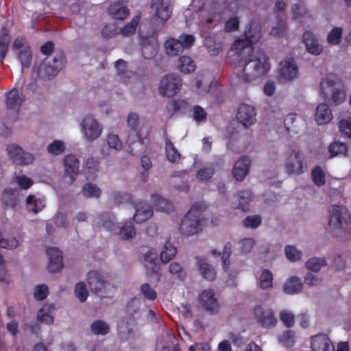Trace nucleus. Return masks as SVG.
<instances>
[{"label": "nucleus", "mask_w": 351, "mask_h": 351, "mask_svg": "<svg viewBox=\"0 0 351 351\" xmlns=\"http://www.w3.org/2000/svg\"><path fill=\"white\" fill-rule=\"evenodd\" d=\"M66 64V58L62 51L57 52L52 60V64L44 60L38 66L34 65L32 77L34 80H49L56 76Z\"/></svg>", "instance_id": "2"}, {"label": "nucleus", "mask_w": 351, "mask_h": 351, "mask_svg": "<svg viewBox=\"0 0 351 351\" xmlns=\"http://www.w3.org/2000/svg\"><path fill=\"white\" fill-rule=\"evenodd\" d=\"M165 153L167 160L171 162H177L180 159V154L168 138L165 141Z\"/></svg>", "instance_id": "38"}, {"label": "nucleus", "mask_w": 351, "mask_h": 351, "mask_svg": "<svg viewBox=\"0 0 351 351\" xmlns=\"http://www.w3.org/2000/svg\"><path fill=\"white\" fill-rule=\"evenodd\" d=\"M130 12L127 5L121 1L112 3L108 8V14L115 20H124L130 14Z\"/></svg>", "instance_id": "23"}, {"label": "nucleus", "mask_w": 351, "mask_h": 351, "mask_svg": "<svg viewBox=\"0 0 351 351\" xmlns=\"http://www.w3.org/2000/svg\"><path fill=\"white\" fill-rule=\"evenodd\" d=\"M259 280L260 287L262 289H266L272 287L273 275L269 269H265L263 270Z\"/></svg>", "instance_id": "50"}, {"label": "nucleus", "mask_w": 351, "mask_h": 351, "mask_svg": "<svg viewBox=\"0 0 351 351\" xmlns=\"http://www.w3.org/2000/svg\"><path fill=\"white\" fill-rule=\"evenodd\" d=\"M26 204L27 208L35 213L41 211L45 207L43 202L40 199H36L35 196L33 195H29L27 196Z\"/></svg>", "instance_id": "44"}, {"label": "nucleus", "mask_w": 351, "mask_h": 351, "mask_svg": "<svg viewBox=\"0 0 351 351\" xmlns=\"http://www.w3.org/2000/svg\"><path fill=\"white\" fill-rule=\"evenodd\" d=\"M1 201L6 208L16 210L19 204V195L16 191L12 189H6L3 191Z\"/></svg>", "instance_id": "28"}, {"label": "nucleus", "mask_w": 351, "mask_h": 351, "mask_svg": "<svg viewBox=\"0 0 351 351\" xmlns=\"http://www.w3.org/2000/svg\"><path fill=\"white\" fill-rule=\"evenodd\" d=\"M197 263L198 269L204 278L208 281H213L215 279L216 272L214 268L205 259L197 257Z\"/></svg>", "instance_id": "30"}, {"label": "nucleus", "mask_w": 351, "mask_h": 351, "mask_svg": "<svg viewBox=\"0 0 351 351\" xmlns=\"http://www.w3.org/2000/svg\"><path fill=\"white\" fill-rule=\"evenodd\" d=\"M338 80V77L336 75L330 73L320 82V90L322 94L326 95L328 94V90L332 88L331 97L328 101L331 106H338L346 99L345 92L339 88H334Z\"/></svg>", "instance_id": "7"}, {"label": "nucleus", "mask_w": 351, "mask_h": 351, "mask_svg": "<svg viewBox=\"0 0 351 351\" xmlns=\"http://www.w3.org/2000/svg\"><path fill=\"white\" fill-rule=\"evenodd\" d=\"M54 307L53 305L45 304L37 313V319L40 322L51 324L53 322V317L51 315Z\"/></svg>", "instance_id": "35"}, {"label": "nucleus", "mask_w": 351, "mask_h": 351, "mask_svg": "<svg viewBox=\"0 0 351 351\" xmlns=\"http://www.w3.org/2000/svg\"><path fill=\"white\" fill-rule=\"evenodd\" d=\"M261 223V217L259 215L247 216L243 220V225L245 228H256Z\"/></svg>", "instance_id": "56"}, {"label": "nucleus", "mask_w": 351, "mask_h": 351, "mask_svg": "<svg viewBox=\"0 0 351 351\" xmlns=\"http://www.w3.org/2000/svg\"><path fill=\"white\" fill-rule=\"evenodd\" d=\"M47 152L53 155H60L65 150L64 143L58 140L53 141L47 146Z\"/></svg>", "instance_id": "51"}, {"label": "nucleus", "mask_w": 351, "mask_h": 351, "mask_svg": "<svg viewBox=\"0 0 351 351\" xmlns=\"http://www.w3.org/2000/svg\"><path fill=\"white\" fill-rule=\"evenodd\" d=\"M311 348L313 351H335V348L328 335L320 333L311 337Z\"/></svg>", "instance_id": "20"}, {"label": "nucleus", "mask_w": 351, "mask_h": 351, "mask_svg": "<svg viewBox=\"0 0 351 351\" xmlns=\"http://www.w3.org/2000/svg\"><path fill=\"white\" fill-rule=\"evenodd\" d=\"M151 200L152 202L154 208L157 211L169 213L173 210V204L160 195H152Z\"/></svg>", "instance_id": "31"}, {"label": "nucleus", "mask_w": 351, "mask_h": 351, "mask_svg": "<svg viewBox=\"0 0 351 351\" xmlns=\"http://www.w3.org/2000/svg\"><path fill=\"white\" fill-rule=\"evenodd\" d=\"M143 264L147 269L148 276H154L159 280L160 265L158 262V254L151 250L143 256Z\"/></svg>", "instance_id": "13"}, {"label": "nucleus", "mask_w": 351, "mask_h": 351, "mask_svg": "<svg viewBox=\"0 0 351 351\" xmlns=\"http://www.w3.org/2000/svg\"><path fill=\"white\" fill-rule=\"evenodd\" d=\"M245 39L236 40L232 49L236 51L237 56L244 62L243 73L238 75L239 83H249L256 77L265 75L270 69L269 58L263 50L254 51L252 45L260 37V29H252L250 25L246 27Z\"/></svg>", "instance_id": "1"}, {"label": "nucleus", "mask_w": 351, "mask_h": 351, "mask_svg": "<svg viewBox=\"0 0 351 351\" xmlns=\"http://www.w3.org/2000/svg\"><path fill=\"white\" fill-rule=\"evenodd\" d=\"M192 117L196 122L201 123L206 121L207 112L202 106L195 105L192 110Z\"/></svg>", "instance_id": "54"}, {"label": "nucleus", "mask_w": 351, "mask_h": 351, "mask_svg": "<svg viewBox=\"0 0 351 351\" xmlns=\"http://www.w3.org/2000/svg\"><path fill=\"white\" fill-rule=\"evenodd\" d=\"M312 180L317 186H322L326 183L325 173L319 166H316L311 171Z\"/></svg>", "instance_id": "49"}, {"label": "nucleus", "mask_w": 351, "mask_h": 351, "mask_svg": "<svg viewBox=\"0 0 351 351\" xmlns=\"http://www.w3.org/2000/svg\"><path fill=\"white\" fill-rule=\"evenodd\" d=\"M298 66L293 59L281 62L280 64V79L285 82L293 80L298 75Z\"/></svg>", "instance_id": "21"}, {"label": "nucleus", "mask_w": 351, "mask_h": 351, "mask_svg": "<svg viewBox=\"0 0 351 351\" xmlns=\"http://www.w3.org/2000/svg\"><path fill=\"white\" fill-rule=\"evenodd\" d=\"M63 163L65 169V173L70 177L71 182H73L79 171V160L74 155L68 154L64 157Z\"/></svg>", "instance_id": "26"}, {"label": "nucleus", "mask_w": 351, "mask_h": 351, "mask_svg": "<svg viewBox=\"0 0 351 351\" xmlns=\"http://www.w3.org/2000/svg\"><path fill=\"white\" fill-rule=\"evenodd\" d=\"M254 311L256 319L263 327H273L276 325L277 320L271 310L263 309L261 306H257Z\"/></svg>", "instance_id": "18"}, {"label": "nucleus", "mask_w": 351, "mask_h": 351, "mask_svg": "<svg viewBox=\"0 0 351 351\" xmlns=\"http://www.w3.org/2000/svg\"><path fill=\"white\" fill-rule=\"evenodd\" d=\"M280 319L284 325L291 328L294 325V315L291 312L283 311L280 313Z\"/></svg>", "instance_id": "60"}, {"label": "nucleus", "mask_w": 351, "mask_h": 351, "mask_svg": "<svg viewBox=\"0 0 351 351\" xmlns=\"http://www.w3.org/2000/svg\"><path fill=\"white\" fill-rule=\"evenodd\" d=\"M135 214L134 221L137 223H143L149 219L153 215V208L144 202H139L134 204Z\"/></svg>", "instance_id": "24"}, {"label": "nucleus", "mask_w": 351, "mask_h": 351, "mask_svg": "<svg viewBox=\"0 0 351 351\" xmlns=\"http://www.w3.org/2000/svg\"><path fill=\"white\" fill-rule=\"evenodd\" d=\"M199 302L202 307L211 314L219 311V304L215 298V291L212 289L203 291L199 295Z\"/></svg>", "instance_id": "12"}, {"label": "nucleus", "mask_w": 351, "mask_h": 351, "mask_svg": "<svg viewBox=\"0 0 351 351\" xmlns=\"http://www.w3.org/2000/svg\"><path fill=\"white\" fill-rule=\"evenodd\" d=\"M303 42L308 52L313 55H319L323 51L322 46L319 43L318 39L310 31H306L302 36Z\"/></svg>", "instance_id": "25"}, {"label": "nucleus", "mask_w": 351, "mask_h": 351, "mask_svg": "<svg viewBox=\"0 0 351 351\" xmlns=\"http://www.w3.org/2000/svg\"><path fill=\"white\" fill-rule=\"evenodd\" d=\"M140 292L143 296L148 300L153 301L157 297L156 291L151 287L148 283H144L140 287Z\"/></svg>", "instance_id": "52"}, {"label": "nucleus", "mask_w": 351, "mask_h": 351, "mask_svg": "<svg viewBox=\"0 0 351 351\" xmlns=\"http://www.w3.org/2000/svg\"><path fill=\"white\" fill-rule=\"evenodd\" d=\"M206 207L202 202H196L191 207L180 224L179 231L181 234L191 236L200 230L202 213Z\"/></svg>", "instance_id": "3"}, {"label": "nucleus", "mask_w": 351, "mask_h": 351, "mask_svg": "<svg viewBox=\"0 0 351 351\" xmlns=\"http://www.w3.org/2000/svg\"><path fill=\"white\" fill-rule=\"evenodd\" d=\"M195 42L191 34H182L178 39L170 38L165 43L166 52L169 56H178L184 49L190 48Z\"/></svg>", "instance_id": "8"}, {"label": "nucleus", "mask_w": 351, "mask_h": 351, "mask_svg": "<svg viewBox=\"0 0 351 351\" xmlns=\"http://www.w3.org/2000/svg\"><path fill=\"white\" fill-rule=\"evenodd\" d=\"M177 253V248L173 246L169 242H166L160 257L162 263H168L174 258Z\"/></svg>", "instance_id": "40"}, {"label": "nucleus", "mask_w": 351, "mask_h": 351, "mask_svg": "<svg viewBox=\"0 0 351 351\" xmlns=\"http://www.w3.org/2000/svg\"><path fill=\"white\" fill-rule=\"evenodd\" d=\"M237 118L245 127L254 124L256 121L255 108L247 104H241L237 111Z\"/></svg>", "instance_id": "17"}, {"label": "nucleus", "mask_w": 351, "mask_h": 351, "mask_svg": "<svg viewBox=\"0 0 351 351\" xmlns=\"http://www.w3.org/2000/svg\"><path fill=\"white\" fill-rule=\"evenodd\" d=\"M47 255L49 258L48 271L51 273L60 271L64 266L62 252L58 247H51L47 249Z\"/></svg>", "instance_id": "15"}, {"label": "nucleus", "mask_w": 351, "mask_h": 351, "mask_svg": "<svg viewBox=\"0 0 351 351\" xmlns=\"http://www.w3.org/2000/svg\"><path fill=\"white\" fill-rule=\"evenodd\" d=\"M178 68L184 73H189L195 70V64L190 57L182 56L178 59Z\"/></svg>", "instance_id": "36"}, {"label": "nucleus", "mask_w": 351, "mask_h": 351, "mask_svg": "<svg viewBox=\"0 0 351 351\" xmlns=\"http://www.w3.org/2000/svg\"><path fill=\"white\" fill-rule=\"evenodd\" d=\"M181 86L182 79L178 75L167 74L160 80L159 93L162 96L171 97L179 92Z\"/></svg>", "instance_id": "9"}, {"label": "nucleus", "mask_w": 351, "mask_h": 351, "mask_svg": "<svg viewBox=\"0 0 351 351\" xmlns=\"http://www.w3.org/2000/svg\"><path fill=\"white\" fill-rule=\"evenodd\" d=\"M280 341L287 347H291L295 343V332L292 330H286L281 336Z\"/></svg>", "instance_id": "64"}, {"label": "nucleus", "mask_w": 351, "mask_h": 351, "mask_svg": "<svg viewBox=\"0 0 351 351\" xmlns=\"http://www.w3.org/2000/svg\"><path fill=\"white\" fill-rule=\"evenodd\" d=\"M128 125L130 127L128 141L130 143L138 142L141 145L149 142V130L139 126V117L136 113L130 112L128 116Z\"/></svg>", "instance_id": "6"}, {"label": "nucleus", "mask_w": 351, "mask_h": 351, "mask_svg": "<svg viewBox=\"0 0 351 351\" xmlns=\"http://www.w3.org/2000/svg\"><path fill=\"white\" fill-rule=\"evenodd\" d=\"M234 197H237L239 202L238 208L243 211L249 210L250 202L252 198V193L250 190L240 191Z\"/></svg>", "instance_id": "33"}, {"label": "nucleus", "mask_w": 351, "mask_h": 351, "mask_svg": "<svg viewBox=\"0 0 351 351\" xmlns=\"http://www.w3.org/2000/svg\"><path fill=\"white\" fill-rule=\"evenodd\" d=\"M75 294L81 302L86 300L88 293L86 285L83 282H80L75 287Z\"/></svg>", "instance_id": "53"}, {"label": "nucleus", "mask_w": 351, "mask_h": 351, "mask_svg": "<svg viewBox=\"0 0 351 351\" xmlns=\"http://www.w3.org/2000/svg\"><path fill=\"white\" fill-rule=\"evenodd\" d=\"M114 66L117 69V75L120 77L121 80L126 84L128 82V64L127 62L123 59H119L115 62Z\"/></svg>", "instance_id": "47"}, {"label": "nucleus", "mask_w": 351, "mask_h": 351, "mask_svg": "<svg viewBox=\"0 0 351 351\" xmlns=\"http://www.w3.org/2000/svg\"><path fill=\"white\" fill-rule=\"evenodd\" d=\"M302 283L295 276L289 278L284 285L283 291L287 294H294L301 291Z\"/></svg>", "instance_id": "34"}, {"label": "nucleus", "mask_w": 351, "mask_h": 351, "mask_svg": "<svg viewBox=\"0 0 351 351\" xmlns=\"http://www.w3.org/2000/svg\"><path fill=\"white\" fill-rule=\"evenodd\" d=\"M305 265L308 270L317 272L322 267L326 265V261L324 257H313L306 262Z\"/></svg>", "instance_id": "43"}, {"label": "nucleus", "mask_w": 351, "mask_h": 351, "mask_svg": "<svg viewBox=\"0 0 351 351\" xmlns=\"http://www.w3.org/2000/svg\"><path fill=\"white\" fill-rule=\"evenodd\" d=\"M338 127L341 133L351 138V121L343 119L338 123Z\"/></svg>", "instance_id": "63"}, {"label": "nucleus", "mask_w": 351, "mask_h": 351, "mask_svg": "<svg viewBox=\"0 0 351 351\" xmlns=\"http://www.w3.org/2000/svg\"><path fill=\"white\" fill-rule=\"evenodd\" d=\"M135 229L132 221H127L120 228L119 234L122 239H129L135 235Z\"/></svg>", "instance_id": "48"}, {"label": "nucleus", "mask_w": 351, "mask_h": 351, "mask_svg": "<svg viewBox=\"0 0 351 351\" xmlns=\"http://www.w3.org/2000/svg\"><path fill=\"white\" fill-rule=\"evenodd\" d=\"M214 173L213 168L204 167L197 171L196 176L200 180L206 181L210 179Z\"/></svg>", "instance_id": "58"}, {"label": "nucleus", "mask_w": 351, "mask_h": 351, "mask_svg": "<svg viewBox=\"0 0 351 351\" xmlns=\"http://www.w3.org/2000/svg\"><path fill=\"white\" fill-rule=\"evenodd\" d=\"M151 8H155V13L153 15V19L158 21L162 25L169 19L171 15V9L169 5H165L163 0H152Z\"/></svg>", "instance_id": "16"}, {"label": "nucleus", "mask_w": 351, "mask_h": 351, "mask_svg": "<svg viewBox=\"0 0 351 351\" xmlns=\"http://www.w3.org/2000/svg\"><path fill=\"white\" fill-rule=\"evenodd\" d=\"M140 19L141 16L139 14L134 16L130 23H128L122 29H121V34L126 36H130L134 34L136 32V27L139 23Z\"/></svg>", "instance_id": "45"}, {"label": "nucleus", "mask_w": 351, "mask_h": 351, "mask_svg": "<svg viewBox=\"0 0 351 351\" xmlns=\"http://www.w3.org/2000/svg\"><path fill=\"white\" fill-rule=\"evenodd\" d=\"M306 168L305 158L299 149H293L292 153L288 156L285 170L289 175H300Z\"/></svg>", "instance_id": "10"}, {"label": "nucleus", "mask_w": 351, "mask_h": 351, "mask_svg": "<svg viewBox=\"0 0 351 351\" xmlns=\"http://www.w3.org/2000/svg\"><path fill=\"white\" fill-rule=\"evenodd\" d=\"M49 294L48 287L45 285H39L35 287L34 298L37 300H43Z\"/></svg>", "instance_id": "59"}, {"label": "nucleus", "mask_w": 351, "mask_h": 351, "mask_svg": "<svg viewBox=\"0 0 351 351\" xmlns=\"http://www.w3.org/2000/svg\"><path fill=\"white\" fill-rule=\"evenodd\" d=\"M82 126L84 135L89 141L95 140L101 133L102 128L93 117H86L82 121Z\"/></svg>", "instance_id": "14"}, {"label": "nucleus", "mask_w": 351, "mask_h": 351, "mask_svg": "<svg viewBox=\"0 0 351 351\" xmlns=\"http://www.w3.org/2000/svg\"><path fill=\"white\" fill-rule=\"evenodd\" d=\"M329 152L332 157L339 155L345 156L348 153V147L344 143L334 142L329 146Z\"/></svg>", "instance_id": "46"}, {"label": "nucleus", "mask_w": 351, "mask_h": 351, "mask_svg": "<svg viewBox=\"0 0 351 351\" xmlns=\"http://www.w3.org/2000/svg\"><path fill=\"white\" fill-rule=\"evenodd\" d=\"M169 271L171 274H176L180 280H183L186 276L182 266L176 262H173L169 265Z\"/></svg>", "instance_id": "62"}, {"label": "nucleus", "mask_w": 351, "mask_h": 351, "mask_svg": "<svg viewBox=\"0 0 351 351\" xmlns=\"http://www.w3.org/2000/svg\"><path fill=\"white\" fill-rule=\"evenodd\" d=\"M315 117V121L319 125L326 124L332 119L331 110L326 104H319L317 106Z\"/></svg>", "instance_id": "29"}, {"label": "nucleus", "mask_w": 351, "mask_h": 351, "mask_svg": "<svg viewBox=\"0 0 351 351\" xmlns=\"http://www.w3.org/2000/svg\"><path fill=\"white\" fill-rule=\"evenodd\" d=\"M91 331L96 335H106L110 332V326L102 319L95 320L90 325Z\"/></svg>", "instance_id": "37"}, {"label": "nucleus", "mask_w": 351, "mask_h": 351, "mask_svg": "<svg viewBox=\"0 0 351 351\" xmlns=\"http://www.w3.org/2000/svg\"><path fill=\"white\" fill-rule=\"evenodd\" d=\"M18 59L22 65V70L24 68L29 67L32 59V50L29 46L25 47L19 51Z\"/></svg>", "instance_id": "39"}, {"label": "nucleus", "mask_w": 351, "mask_h": 351, "mask_svg": "<svg viewBox=\"0 0 351 351\" xmlns=\"http://www.w3.org/2000/svg\"><path fill=\"white\" fill-rule=\"evenodd\" d=\"M231 248V244L230 243H226L224 245L221 256L222 266L226 271L228 270L230 266V257L232 254Z\"/></svg>", "instance_id": "55"}, {"label": "nucleus", "mask_w": 351, "mask_h": 351, "mask_svg": "<svg viewBox=\"0 0 351 351\" xmlns=\"http://www.w3.org/2000/svg\"><path fill=\"white\" fill-rule=\"evenodd\" d=\"M8 156L14 163L20 165H27L34 160L33 154L25 152L20 146L9 145L7 147Z\"/></svg>", "instance_id": "11"}, {"label": "nucleus", "mask_w": 351, "mask_h": 351, "mask_svg": "<svg viewBox=\"0 0 351 351\" xmlns=\"http://www.w3.org/2000/svg\"><path fill=\"white\" fill-rule=\"evenodd\" d=\"M343 29L339 27H333L328 33L326 40L331 45L340 44L342 39Z\"/></svg>", "instance_id": "41"}, {"label": "nucleus", "mask_w": 351, "mask_h": 351, "mask_svg": "<svg viewBox=\"0 0 351 351\" xmlns=\"http://www.w3.org/2000/svg\"><path fill=\"white\" fill-rule=\"evenodd\" d=\"M287 258L291 261H295L300 259L302 253L295 246L288 245L285 249Z\"/></svg>", "instance_id": "57"}, {"label": "nucleus", "mask_w": 351, "mask_h": 351, "mask_svg": "<svg viewBox=\"0 0 351 351\" xmlns=\"http://www.w3.org/2000/svg\"><path fill=\"white\" fill-rule=\"evenodd\" d=\"M171 116L175 114H185L190 109V105L183 99H171L166 105Z\"/></svg>", "instance_id": "27"}, {"label": "nucleus", "mask_w": 351, "mask_h": 351, "mask_svg": "<svg viewBox=\"0 0 351 351\" xmlns=\"http://www.w3.org/2000/svg\"><path fill=\"white\" fill-rule=\"evenodd\" d=\"M107 143L110 148L116 150L121 149L122 142L119 139L118 135L109 134L107 136Z\"/></svg>", "instance_id": "61"}, {"label": "nucleus", "mask_w": 351, "mask_h": 351, "mask_svg": "<svg viewBox=\"0 0 351 351\" xmlns=\"http://www.w3.org/2000/svg\"><path fill=\"white\" fill-rule=\"evenodd\" d=\"M351 217L348 209L341 205H333L328 221L330 233L338 237L347 230Z\"/></svg>", "instance_id": "4"}, {"label": "nucleus", "mask_w": 351, "mask_h": 351, "mask_svg": "<svg viewBox=\"0 0 351 351\" xmlns=\"http://www.w3.org/2000/svg\"><path fill=\"white\" fill-rule=\"evenodd\" d=\"M10 42L7 27H3L0 32V63H2L6 56L8 50V46Z\"/></svg>", "instance_id": "32"}, {"label": "nucleus", "mask_w": 351, "mask_h": 351, "mask_svg": "<svg viewBox=\"0 0 351 351\" xmlns=\"http://www.w3.org/2000/svg\"><path fill=\"white\" fill-rule=\"evenodd\" d=\"M5 104L8 110H12L16 115L19 111L20 106L25 99L22 93L13 88L5 93Z\"/></svg>", "instance_id": "19"}, {"label": "nucleus", "mask_w": 351, "mask_h": 351, "mask_svg": "<svg viewBox=\"0 0 351 351\" xmlns=\"http://www.w3.org/2000/svg\"><path fill=\"white\" fill-rule=\"evenodd\" d=\"M251 161L247 156H242L237 160L232 169V175L238 181H242L249 172Z\"/></svg>", "instance_id": "22"}, {"label": "nucleus", "mask_w": 351, "mask_h": 351, "mask_svg": "<svg viewBox=\"0 0 351 351\" xmlns=\"http://www.w3.org/2000/svg\"><path fill=\"white\" fill-rule=\"evenodd\" d=\"M82 193L84 197L88 198H99L101 192L95 184L87 183L83 186Z\"/></svg>", "instance_id": "42"}, {"label": "nucleus", "mask_w": 351, "mask_h": 351, "mask_svg": "<svg viewBox=\"0 0 351 351\" xmlns=\"http://www.w3.org/2000/svg\"><path fill=\"white\" fill-rule=\"evenodd\" d=\"M87 284L90 291L101 298H112L116 291V287L106 281L97 271H90L87 274Z\"/></svg>", "instance_id": "5"}]
</instances>
